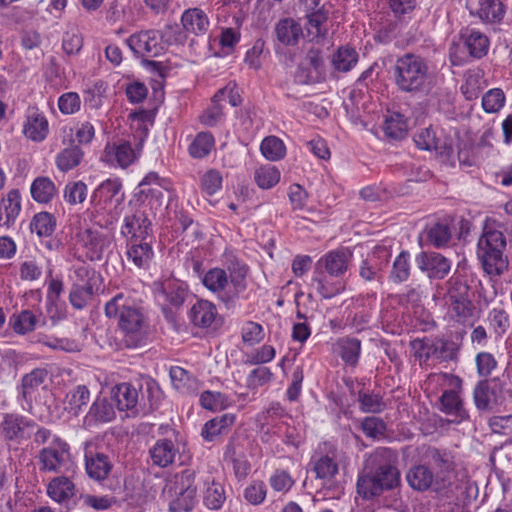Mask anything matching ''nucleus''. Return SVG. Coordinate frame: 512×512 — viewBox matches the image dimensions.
<instances>
[{"label":"nucleus","mask_w":512,"mask_h":512,"mask_svg":"<svg viewBox=\"0 0 512 512\" xmlns=\"http://www.w3.org/2000/svg\"><path fill=\"white\" fill-rule=\"evenodd\" d=\"M104 311L106 317L117 321L125 348L135 349L147 344L150 321L141 301L130 293L120 292L105 304Z\"/></svg>","instance_id":"nucleus-1"},{"label":"nucleus","mask_w":512,"mask_h":512,"mask_svg":"<svg viewBox=\"0 0 512 512\" xmlns=\"http://www.w3.org/2000/svg\"><path fill=\"white\" fill-rule=\"evenodd\" d=\"M398 454L388 447H378L364 461L357 479V492L364 499H372L384 491L393 490L401 483L397 468Z\"/></svg>","instance_id":"nucleus-2"},{"label":"nucleus","mask_w":512,"mask_h":512,"mask_svg":"<svg viewBox=\"0 0 512 512\" xmlns=\"http://www.w3.org/2000/svg\"><path fill=\"white\" fill-rule=\"evenodd\" d=\"M248 266L237 258L230 259L227 270L211 268L202 276V284L214 293L227 310L234 309L247 289Z\"/></svg>","instance_id":"nucleus-3"},{"label":"nucleus","mask_w":512,"mask_h":512,"mask_svg":"<svg viewBox=\"0 0 512 512\" xmlns=\"http://www.w3.org/2000/svg\"><path fill=\"white\" fill-rule=\"evenodd\" d=\"M391 79L402 93L419 94L428 89L430 61L413 52L398 56L390 68Z\"/></svg>","instance_id":"nucleus-4"},{"label":"nucleus","mask_w":512,"mask_h":512,"mask_svg":"<svg viewBox=\"0 0 512 512\" xmlns=\"http://www.w3.org/2000/svg\"><path fill=\"white\" fill-rule=\"evenodd\" d=\"M195 477V471L192 469H184L174 475L167 485L170 512H191L193 510L197 503Z\"/></svg>","instance_id":"nucleus-5"},{"label":"nucleus","mask_w":512,"mask_h":512,"mask_svg":"<svg viewBox=\"0 0 512 512\" xmlns=\"http://www.w3.org/2000/svg\"><path fill=\"white\" fill-rule=\"evenodd\" d=\"M506 239L500 230L484 228L478 240V257L482 260L484 268L497 274L507 267V260L503 256Z\"/></svg>","instance_id":"nucleus-6"},{"label":"nucleus","mask_w":512,"mask_h":512,"mask_svg":"<svg viewBox=\"0 0 512 512\" xmlns=\"http://www.w3.org/2000/svg\"><path fill=\"white\" fill-rule=\"evenodd\" d=\"M405 477L408 485L414 491H432L440 497L448 495L449 482L441 475H435L431 468L425 464L412 466Z\"/></svg>","instance_id":"nucleus-7"},{"label":"nucleus","mask_w":512,"mask_h":512,"mask_svg":"<svg viewBox=\"0 0 512 512\" xmlns=\"http://www.w3.org/2000/svg\"><path fill=\"white\" fill-rule=\"evenodd\" d=\"M36 422L18 413H3L0 432L8 444L21 445L32 437Z\"/></svg>","instance_id":"nucleus-8"},{"label":"nucleus","mask_w":512,"mask_h":512,"mask_svg":"<svg viewBox=\"0 0 512 512\" xmlns=\"http://www.w3.org/2000/svg\"><path fill=\"white\" fill-rule=\"evenodd\" d=\"M153 466L167 468L180 459L179 432L171 429V434L157 439L148 450Z\"/></svg>","instance_id":"nucleus-9"},{"label":"nucleus","mask_w":512,"mask_h":512,"mask_svg":"<svg viewBox=\"0 0 512 512\" xmlns=\"http://www.w3.org/2000/svg\"><path fill=\"white\" fill-rule=\"evenodd\" d=\"M156 291L158 299H162L165 304L162 307L165 317L172 320L173 313L166 305L175 309L180 308L188 296V285L181 280L169 277L160 282Z\"/></svg>","instance_id":"nucleus-10"},{"label":"nucleus","mask_w":512,"mask_h":512,"mask_svg":"<svg viewBox=\"0 0 512 512\" xmlns=\"http://www.w3.org/2000/svg\"><path fill=\"white\" fill-rule=\"evenodd\" d=\"M55 441V444L48 445L39 452L38 463L42 472L60 473L69 462V445L62 439Z\"/></svg>","instance_id":"nucleus-11"},{"label":"nucleus","mask_w":512,"mask_h":512,"mask_svg":"<svg viewBox=\"0 0 512 512\" xmlns=\"http://www.w3.org/2000/svg\"><path fill=\"white\" fill-rule=\"evenodd\" d=\"M128 47L137 56L155 57L165 50L162 35L157 30L134 33L126 40Z\"/></svg>","instance_id":"nucleus-12"},{"label":"nucleus","mask_w":512,"mask_h":512,"mask_svg":"<svg viewBox=\"0 0 512 512\" xmlns=\"http://www.w3.org/2000/svg\"><path fill=\"white\" fill-rule=\"evenodd\" d=\"M136 196L138 201L157 210L163 205L164 193L167 190L164 179H161L156 172L148 173L138 185Z\"/></svg>","instance_id":"nucleus-13"},{"label":"nucleus","mask_w":512,"mask_h":512,"mask_svg":"<svg viewBox=\"0 0 512 512\" xmlns=\"http://www.w3.org/2000/svg\"><path fill=\"white\" fill-rule=\"evenodd\" d=\"M76 244L84 249L90 261H100L105 250L110 246L107 235L91 228L79 229L75 234Z\"/></svg>","instance_id":"nucleus-14"},{"label":"nucleus","mask_w":512,"mask_h":512,"mask_svg":"<svg viewBox=\"0 0 512 512\" xmlns=\"http://www.w3.org/2000/svg\"><path fill=\"white\" fill-rule=\"evenodd\" d=\"M417 267L426 274L430 280H442L451 270L452 262L449 258L438 252L422 251L416 255Z\"/></svg>","instance_id":"nucleus-15"},{"label":"nucleus","mask_w":512,"mask_h":512,"mask_svg":"<svg viewBox=\"0 0 512 512\" xmlns=\"http://www.w3.org/2000/svg\"><path fill=\"white\" fill-rule=\"evenodd\" d=\"M121 234L130 236L129 240L153 239L152 221L142 208H136L125 215Z\"/></svg>","instance_id":"nucleus-16"},{"label":"nucleus","mask_w":512,"mask_h":512,"mask_svg":"<svg viewBox=\"0 0 512 512\" xmlns=\"http://www.w3.org/2000/svg\"><path fill=\"white\" fill-rule=\"evenodd\" d=\"M469 287L459 281H456L449 290L452 311L455 313L458 322L466 323L474 316L475 306L467 298Z\"/></svg>","instance_id":"nucleus-17"},{"label":"nucleus","mask_w":512,"mask_h":512,"mask_svg":"<svg viewBox=\"0 0 512 512\" xmlns=\"http://www.w3.org/2000/svg\"><path fill=\"white\" fill-rule=\"evenodd\" d=\"M351 257L352 253L348 249L332 250L317 261L315 268L335 278H341L348 270Z\"/></svg>","instance_id":"nucleus-18"},{"label":"nucleus","mask_w":512,"mask_h":512,"mask_svg":"<svg viewBox=\"0 0 512 512\" xmlns=\"http://www.w3.org/2000/svg\"><path fill=\"white\" fill-rule=\"evenodd\" d=\"M48 372L45 369L36 368L22 377L18 388V400L23 410H31L34 395L38 388L45 382Z\"/></svg>","instance_id":"nucleus-19"},{"label":"nucleus","mask_w":512,"mask_h":512,"mask_svg":"<svg viewBox=\"0 0 512 512\" xmlns=\"http://www.w3.org/2000/svg\"><path fill=\"white\" fill-rule=\"evenodd\" d=\"M122 183L119 179H107L103 181L92 193L91 204L96 209H105L108 203L115 200L120 204L124 200V194L121 193Z\"/></svg>","instance_id":"nucleus-20"},{"label":"nucleus","mask_w":512,"mask_h":512,"mask_svg":"<svg viewBox=\"0 0 512 512\" xmlns=\"http://www.w3.org/2000/svg\"><path fill=\"white\" fill-rule=\"evenodd\" d=\"M502 387V382L498 378L479 381L473 390V400L477 409L489 410L493 403H497Z\"/></svg>","instance_id":"nucleus-21"},{"label":"nucleus","mask_w":512,"mask_h":512,"mask_svg":"<svg viewBox=\"0 0 512 512\" xmlns=\"http://www.w3.org/2000/svg\"><path fill=\"white\" fill-rule=\"evenodd\" d=\"M387 264L386 255L381 256L376 252L368 254L359 265V276L367 283L380 286L383 282V270Z\"/></svg>","instance_id":"nucleus-22"},{"label":"nucleus","mask_w":512,"mask_h":512,"mask_svg":"<svg viewBox=\"0 0 512 512\" xmlns=\"http://www.w3.org/2000/svg\"><path fill=\"white\" fill-rule=\"evenodd\" d=\"M112 399L120 411H131L133 415L139 413V389L131 383H120L112 388Z\"/></svg>","instance_id":"nucleus-23"},{"label":"nucleus","mask_w":512,"mask_h":512,"mask_svg":"<svg viewBox=\"0 0 512 512\" xmlns=\"http://www.w3.org/2000/svg\"><path fill=\"white\" fill-rule=\"evenodd\" d=\"M274 34L277 42L281 45L296 46L303 37V27L298 20L285 17L275 24Z\"/></svg>","instance_id":"nucleus-24"},{"label":"nucleus","mask_w":512,"mask_h":512,"mask_svg":"<svg viewBox=\"0 0 512 512\" xmlns=\"http://www.w3.org/2000/svg\"><path fill=\"white\" fill-rule=\"evenodd\" d=\"M113 464L104 452H85V469L87 475L95 481L105 480L111 473Z\"/></svg>","instance_id":"nucleus-25"},{"label":"nucleus","mask_w":512,"mask_h":512,"mask_svg":"<svg viewBox=\"0 0 512 512\" xmlns=\"http://www.w3.org/2000/svg\"><path fill=\"white\" fill-rule=\"evenodd\" d=\"M312 471L316 477L326 482H332L339 472V465L336 452L333 450L327 453L315 454L311 459Z\"/></svg>","instance_id":"nucleus-26"},{"label":"nucleus","mask_w":512,"mask_h":512,"mask_svg":"<svg viewBox=\"0 0 512 512\" xmlns=\"http://www.w3.org/2000/svg\"><path fill=\"white\" fill-rule=\"evenodd\" d=\"M127 245L128 260L140 269H148L154 257L152 239L129 240Z\"/></svg>","instance_id":"nucleus-27"},{"label":"nucleus","mask_w":512,"mask_h":512,"mask_svg":"<svg viewBox=\"0 0 512 512\" xmlns=\"http://www.w3.org/2000/svg\"><path fill=\"white\" fill-rule=\"evenodd\" d=\"M115 410L112 403L105 397H97L84 417V425L93 427L101 423H107L115 418Z\"/></svg>","instance_id":"nucleus-28"},{"label":"nucleus","mask_w":512,"mask_h":512,"mask_svg":"<svg viewBox=\"0 0 512 512\" xmlns=\"http://www.w3.org/2000/svg\"><path fill=\"white\" fill-rule=\"evenodd\" d=\"M429 465L437 470L435 475H441L449 482V489L452 481L450 474L453 472L455 463L451 452L445 449L430 447L426 452Z\"/></svg>","instance_id":"nucleus-29"},{"label":"nucleus","mask_w":512,"mask_h":512,"mask_svg":"<svg viewBox=\"0 0 512 512\" xmlns=\"http://www.w3.org/2000/svg\"><path fill=\"white\" fill-rule=\"evenodd\" d=\"M312 285L315 286L317 293L325 299H331L340 294L344 288V282L341 278H335L328 273L315 268Z\"/></svg>","instance_id":"nucleus-30"},{"label":"nucleus","mask_w":512,"mask_h":512,"mask_svg":"<svg viewBox=\"0 0 512 512\" xmlns=\"http://www.w3.org/2000/svg\"><path fill=\"white\" fill-rule=\"evenodd\" d=\"M21 212V195L19 190H10L0 201V226H13Z\"/></svg>","instance_id":"nucleus-31"},{"label":"nucleus","mask_w":512,"mask_h":512,"mask_svg":"<svg viewBox=\"0 0 512 512\" xmlns=\"http://www.w3.org/2000/svg\"><path fill=\"white\" fill-rule=\"evenodd\" d=\"M460 36L471 57L481 59L488 53L490 43L484 33L476 29L466 28L461 31Z\"/></svg>","instance_id":"nucleus-32"},{"label":"nucleus","mask_w":512,"mask_h":512,"mask_svg":"<svg viewBox=\"0 0 512 512\" xmlns=\"http://www.w3.org/2000/svg\"><path fill=\"white\" fill-rule=\"evenodd\" d=\"M181 24L187 33L196 36L204 35L209 28V19L206 13L200 8H189L181 17Z\"/></svg>","instance_id":"nucleus-33"},{"label":"nucleus","mask_w":512,"mask_h":512,"mask_svg":"<svg viewBox=\"0 0 512 512\" xmlns=\"http://www.w3.org/2000/svg\"><path fill=\"white\" fill-rule=\"evenodd\" d=\"M440 410L450 416H453V422H461L468 418V414L464 409L463 402L459 393L455 389L445 390L440 399Z\"/></svg>","instance_id":"nucleus-34"},{"label":"nucleus","mask_w":512,"mask_h":512,"mask_svg":"<svg viewBox=\"0 0 512 512\" xmlns=\"http://www.w3.org/2000/svg\"><path fill=\"white\" fill-rule=\"evenodd\" d=\"M216 316V306L208 300H198L190 309V320L197 327H210Z\"/></svg>","instance_id":"nucleus-35"},{"label":"nucleus","mask_w":512,"mask_h":512,"mask_svg":"<svg viewBox=\"0 0 512 512\" xmlns=\"http://www.w3.org/2000/svg\"><path fill=\"white\" fill-rule=\"evenodd\" d=\"M23 132L27 138L35 142L43 141L48 134V122L45 116L36 110L29 111Z\"/></svg>","instance_id":"nucleus-36"},{"label":"nucleus","mask_w":512,"mask_h":512,"mask_svg":"<svg viewBox=\"0 0 512 512\" xmlns=\"http://www.w3.org/2000/svg\"><path fill=\"white\" fill-rule=\"evenodd\" d=\"M84 157L82 149L71 141L70 145L62 149L55 158L57 168L62 172H68L77 167Z\"/></svg>","instance_id":"nucleus-37"},{"label":"nucleus","mask_w":512,"mask_h":512,"mask_svg":"<svg viewBox=\"0 0 512 512\" xmlns=\"http://www.w3.org/2000/svg\"><path fill=\"white\" fill-rule=\"evenodd\" d=\"M89 401L90 391L88 387L86 385H77L66 395L65 410L73 416H78Z\"/></svg>","instance_id":"nucleus-38"},{"label":"nucleus","mask_w":512,"mask_h":512,"mask_svg":"<svg viewBox=\"0 0 512 512\" xmlns=\"http://www.w3.org/2000/svg\"><path fill=\"white\" fill-rule=\"evenodd\" d=\"M339 355L346 365L355 367L361 353V341L355 337L338 339Z\"/></svg>","instance_id":"nucleus-39"},{"label":"nucleus","mask_w":512,"mask_h":512,"mask_svg":"<svg viewBox=\"0 0 512 512\" xmlns=\"http://www.w3.org/2000/svg\"><path fill=\"white\" fill-rule=\"evenodd\" d=\"M32 198L38 203H49L56 194L54 182L48 177H37L31 184Z\"/></svg>","instance_id":"nucleus-40"},{"label":"nucleus","mask_w":512,"mask_h":512,"mask_svg":"<svg viewBox=\"0 0 512 512\" xmlns=\"http://www.w3.org/2000/svg\"><path fill=\"white\" fill-rule=\"evenodd\" d=\"M307 17V33L314 39L324 38L327 35L325 23L328 20V12L324 9H318L306 13Z\"/></svg>","instance_id":"nucleus-41"},{"label":"nucleus","mask_w":512,"mask_h":512,"mask_svg":"<svg viewBox=\"0 0 512 512\" xmlns=\"http://www.w3.org/2000/svg\"><path fill=\"white\" fill-rule=\"evenodd\" d=\"M94 295L93 283H74L69 292V302L77 310L84 309Z\"/></svg>","instance_id":"nucleus-42"},{"label":"nucleus","mask_w":512,"mask_h":512,"mask_svg":"<svg viewBox=\"0 0 512 512\" xmlns=\"http://www.w3.org/2000/svg\"><path fill=\"white\" fill-rule=\"evenodd\" d=\"M105 150L108 160H115V162L122 168L128 167L136 158L135 151L128 142H122L118 145H113L112 147L107 146Z\"/></svg>","instance_id":"nucleus-43"},{"label":"nucleus","mask_w":512,"mask_h":512,"mask_svg":"<svg viewBox=\"0 0 512 512\" xmlns=\"http://www.w3.org/2000/svg\"><path fill=\"white\" fill-rule=\"evenodd\" d=\"M403 28L404 23L401 18L386 20L385 22L381 23L374 36V39L380 44H389L400 36Z\"/></svg>","instance_id":"nucleus-44"},{"label":"nucleus","mask_w":512,"mask_h":512,"mask_svg":"<svg viewBox=\"0 0 512 512\" xmlns=\"http://www.w3.org/2000/svg\"><path fill=\"white\" fill-rule=\"evenodd\" d=\"M358 62V53L354 48L342 46L333 54L332 64L339 72L350 71Z\"/></svg>","instance_id":"nucleus-45"},{"label":"nucleus","mask_w":512,"mask_h":512,"mask_svg":"<svg viewBox=\"0 0 512 512\" xmlns=\"http://www.w3.org/2000/svg\"><path fill=\"white\" fill-rule=\"evenodd\" d=\"M226 500L224 486L212 481L208 483L203 492V504L210 510H219Z\"/></svg>","instance_id":"nucleus-46"},{"label":"nucleus","mask_w":512,"mask_h":512,"mask_svg":"<svg viewBox=\"0 0 512 512\" xmlns=\"http://www.w3.org/2000/svg\"><path fill=\"white\" fill-rule=\"evenodd\" d=\"M215 145L214 136L210 132H200L188 147L189 155L196 159L206 157Z\"/></svg>","instance_id":"nucleus-47"},{"label":"nucleus","mask_w":512,"mask_h":512,"mask_svg":"<svg viewBox=\"0 0 512 512\" xmlns=\"http://www.w3.org/2000/svg\"><path fill=\"white\" fill-rule=\"evenodd\" d=\"M38 317L30 310H23L19 314H13L9 324L15 333L24 335L36 328Z\"/></svg>","instance_id":"nucleus-48"},{"label":"nucleus","mask_w":512,"mask_h":512,"mask_svg":"<svg viewBox=\"0 0 512 512\" xmlns=\"http://www.w3.org/2000/svg\"><path fill=\"white\" fill-rule=\"evenodd\" d=\"M260 151L267 160L279 161L286 155V146L280 138L267 136L260 144Z\"/></svg>","instance_id":"nucleus-49"},{"label":"nucleus","mask_w":512,"mask_h":512,"mask_svg":"<svg viewBox=\"0 0 512 512\" xmlns=\"http://www.w3.org/2000/svg\"><path fill=\"white\" fill-rule=\"evenodd\" d=\"M56 228V218L49 212H40L34 215L30 223L31 232L39 237H49Z\"/></svg>","instance_id":"nucleus-50"},{"label":"nucleus","mask_w":512,"mask_h":512,"mask_svg":"<svg viewBox=\"0 0 512 512\" xmlns=\"http://www.w3.org/2000/svg\"><path fill=\"white\" fill-rule=\"evenodd\" d=\"M280 171L276 166L266 164L254 171V180L259 188L270 189L280 181Z\"/></svg>","instance_id":"nucleus-51"},{"label":"nucleus","mask_w":512,"mask_h":512,"mask_svg":"<svg viewBox=\"0 0 512 512\" xmlns=\"http://www.w3.org/2000/svg\"><path fill=\"white\" fill-rule=\"evenodd\" d=\"M410 270V254L408 251H402L393 261L390 280L394 283H403L408 280Z\"/></svg>","instance_id":"nucleus-52"},{"label":"nucleus","mask_w":512,"mask_h":512,"mask_svg":"<svg viewBox=\"0 0 512 512\" xmlns=\"http://www.w3.org/2000/svg\"><path fill=\"white\" fill-rule=\"evenodd\" d=\"M452 237L451 229L447 224L435 223L427 229V241L435 248L446 247Z\"/></svg>","instance_id":"nucleus-53"},{"label":"nucleus","mask_w":512,"mask_h":512,"mask_svg":"<svg viewBox=\"0 0 512 512\" xmlns=\"http://www.w3.org/2000/svg\"><path fill=\"white\" fill-rule=\"evenodd\" d=\"M74 484L66 477L53 479L47 488L48 495L57 502H62L73 495Z\"/></svg>","instance_id":"nucleus-54"},{"label":"nucleus","mask_w":512,"mask_h":512,"mask_svg":"<svg viewBox=\"0 0 512 512\" xmlns=\"http://www.w3.org/2000/svg\"><path fill=\"white\" fill-rule=\"evenodd\" d=\"M479 16L491 23L500 22L505 14L504 5L500 0H480Z\"/></svg>","instance_id":"nucleus-55"},{"label":"nucleus","mask_w":512,"mask_h":512,"mask_svg":"<svg viewBox=\"0 0 512 512\" xmlns=\"http://www.w3.org/2000/svg\"><path fill=\"white\" fill-rule=\"evenodd\" d=\"M358 402L360 410L364 413H381L386 409V403L381 395L365 391H359Z\"/></svg>","instance_id":"nucleus-56"},{"label":"nucleus","mask_w":512,"mask_h":512,"mask_svg":"<svg viewBox=\"0 0 512 512\" xmlns=\"http://www.w3.org/2000/svg\"><path fill=\"white\" fill-rule=\"evenodd\" d=\"M360 428L367 438L379 440L384 438L387 432L386 422L375 416H367L361 421Z\"/></svg>","instance_id":"nucleus-57"},{"label":"nucleus","mask_w":512,"mask_h":512,"mask_svg":"<svg viewBox=\"0 0 512 512\" xmlns=\"http://www.w3.org/2000/svg\"><path fill=\"white\" fill-rule=\"evenodd\" d=\"M459 345L448 339L435 338L434 339V353L435 358L440 361H454L457 359Z\"/></svg>","instance_id":"nucleus-58"},{"label":"nucleus","mask_w":512,"mask_h":512,"mask_svg":"<svg viewBox=\"0 0 512 512\" xmlns=\"http://www.w3.org/2000/svg\"><path fill=\"white\" fill-rule=\"evenodd\" d=\"M169 375L173 386L177 390L183 393L193 390L196 379L184 368L173 366L170 368Z\"/></svg>","instance_id":"nucleus-59"},{"label":"nucleus","mask_w":512,"mask_h":512,"mask_svg":"<svg viewBox=\"0 0 512 512\" xmlns=\"http://www.w3.org/2000/svg\"><path fill=\"white\" fill-rule=\"evenodd\" d=\"M383 129L387 137L400 140L406 135L407 125L403 116L396 113L385 120Z\"/></svg>","instance_id":"nucleus-60"},{"label":"nucleus","mask_w":512,"mask_h":512,"mask_svg":"<svg viewBox=\"0 0 512 512\" xmlns=\"http://www.w3.org/2000/svg\"><path fill=\"white\" fill-rule=\"evenodd\" d=\"M87 197V185L82 181L68 182L64 189V199L70 205L81 204Z\"/></svg>","instance_id":"nucleus-61"},{"label":"nucleus","mask_w":512,"mask_h":512,"mask_svg":"<svg viewBox=\"0 0 512 512\" xmlns=\"http://www.w3.org/2000/svg\"><path fill=\"white\" fill-rule=\"evenodd\" d=\"M107 90V85L102 80L95 81L85 91V104L92 109H97L102 105V98Z\"/></svg>","instance_id":"nucleus-62"},{"label":"nucleus","mask_w":512,"mask_h":512,"mask_svg":"<svg viewBox=\"0 0 512 512\" xmlns=\"http://www.w3.org/2000/svg\"><path fill=\"white\" fill-rule=\"evenodd\" d=\"M505 103V94L499 88L487 91L482 97V107L487 113L498 112Z\"/></svg>","instance_id":"nucleus-63"},{"label":"nucleus","mask_w":512,"mask_h":512,"mask_svg":"<svg viewBox=\"0 0 512 512\" xmlns=\"http://www.w3.org/2000/svg\"><path fill=\"white\" fill-rule=\"evenodd\" d=\"M410 346L414 350V356L420 362H427L430 358H435L434 339L416 338L411 341Z\"/></svg>","instance_id":"nucleus-64"}]
</instances>
